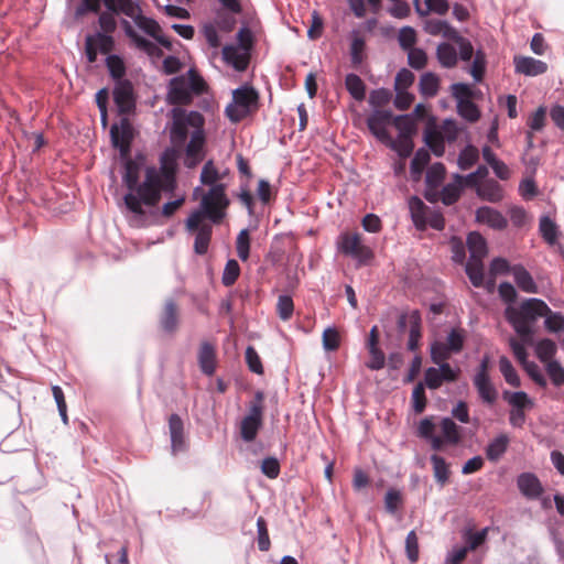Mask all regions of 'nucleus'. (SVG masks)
Masks as SVG:
<instances>
[{
  "instance_id": "a211bd4d",
  "label": "nucleus",
  "mask_w": 564,
  "mask_h": 564,
  "mask_svg": "<svg viewBox=\"0 0 564 564\" xmlns=\"http://www.w3.org/2000/svg\"><path fill=\"white\" fill-rule=\"evenodd\" d=\"M160 326L163 332L173 334L178 326L177 305L173 299L166 300L160 316Z\"/></svg>"
},
{
  "instance_id": "338daca9",
  "label": "nucleus",
  "mask_w": 564,
  "mask_h": 564,
  "mask_svg": "<svg viewBox=\"0 0 564 564\" xmlns=\"http://www.w3.org/2000/svg\"><path fill=\"white\" fill-rule=\"evenodd\" d=\"M294 311L293 300L290 295L282 294L278 299L276 312L282 321L291 318Z\"/></svg>"
},
{
  "instance_id": "8fccbe9b",
  "label": "nucleus",
  "mask_w": 564,
  "mask_h": 564,
  "mask_svg": "<svg viewBox=\"0 0 564 564\" xmlns=\"http://www.w3.org/2000/svg\"><path fill=\"white\" fill-rule=\"evenodd\" d=\"M431 160L430 151L425 148H420L414 153V156L411 161L410 170L411 174L415 176H420L424 170V167L429 164Z\"/></svg>"
},
{
  "instance_id": "2eb2a0df",
  "label": "nucleus",
  "mask_w": 564,
  "mask_h": 564,
  "mask_svg": "<svg viewBox=\"0 0 564 564\" xmlns=\"http://www.w3.org/2000/svg\"><path fill=\"white\" fill-rule=\"evenodd\" d=\"M204 144H205L204 130H194L191 135V140L186 147L185 164L187 167L192 169V167L196 166V164L203 160Z\"/></svg>"
},
{
  "instance_id": "6ab92c4d",
  "label": "nucleus",
  "mask_w": 564,
  "mask_h": 564,
  "mask_svg": "<svg viewBox=\"0 0 564 564\" xmlns=\"http://www.w3.org/2000/svg\"><path fill=\"white\" fill-rule=\"evenodd\" d=\"M473 382L478 392L479 398L484 403L491 405L497 401L498 391L491 383L490 377L475 375L473 378Z\"/></svg>"
},
{
  "instance_id": "473e14b6",
  "label": "nucleus",
  "mask_w": 564,
  "mask_h": 564,
  "mask_svg": "<svg viewBox=\"0 0 564 564\" xmlns=\"http://www.w3.org/2000/svg\"><path fill=\"white\" fill-rule=\"evenodd\" d=\"M465 272L475 288L484 285V263L482 260L468 259L465 264Z\"/></svg>"
},
{
  "instance_id": "39448f33",
  "label": "nucleus",
  "mask_w": 564,
  "mask_h": 564,
  "mask_svg": "<svg viewBox=\"0 0 564 564\" xmlns=\"http://www.w3.org/2000/svg\"><path fill=\"white\" fill-rule=\"evenodd\" d=\"M259 94L249 85H243L232 91V101L226 107L228 119L238 123L258 109Z\"/></svg>"
},
{
  "instance_id": "e2e57ef3",
  "label": "nucleus",
  "mask_w": 564,
  "mask_h": 564,
  "mask_svg": "<svg viewBox=\"0 0 564 564\" xmlns=\"http://www.w3.org/2000/svg\"><path fill=\"white\" fill-rule=\"evenodd\" d=\"M392 98V94L387 88L373 89L369 96V105L375 109L387 106Z\"/></svg>"
},
{
  "instance_id": "ea45409f",
  "label": "nucleus",
  "mask_w": 564,
  "mask_h": 564,
  "mask_svg": "<svg viewBox=\"0 0 564 564\" xmlns=\"http://www.w3.org/2000/svg\"><path fill=\"white\" fill-rule=\"evenodd\" d=\"M426 9H422L420 0H414L415 11L420 15H426L429 12H435L440 15L447 13L449 3L447 0H425Z\"/></svg>"
},
{
  "instance_id": "5701e85b",
  "label": "nucleus",
  "mask_w": 564,
  "mask_h": 564,
  "mask_svg": "<svg viewBox=\"0 0 564 564\" xmlns=\"http://www.w3.org/2000/svg\"><path fill=\"white\" fill-rule=\"evenodd\" d=\"M223 59L231 65L236 70L242 72L247 68L249 57L247 52L241 53L238 46L226 45L223 48Z\"/></svg>"
},
{
  "instance_id": "f3484780",
  "label": "nucleus",
  "mask_w": 564,
  "mask_h": 564,
  "mask_svg": "<svg viewBox=\"0 0 564 564\" xmlns=\"http://www.w3.org/2000/svg\"><path fill=\"white\" fill-rule=\"evenodd\" d=\"M514 70L525 76H538L547 70V64L530 56H514Z\"/></svg>"
},
{
  "instance_id": "13d9d810",
  "label": "nucleus",
  "mask_w": 564,
  "mask_h": 564,
  "mask_svg": "<svg viewBox=\"0 0 564 564\" xmlns=\"http://www.w3.org/2000/svg\"><path fill=\"white\" fill-rule=\"evenodd\" d=\"M360 240L358 234L344 232L338 237L337 246L341 253L349 256L356 250V246Z\"/></svg>"
},
{
  "instance_id": "de8ad7c7",
  "label": "nucleus",
  "mask_w": 564,
  "mask_h": 564,
  "mask_svg": "<svg viewBox=\"0 0 564 564\" xmlns=\"http://www.w3.org/2000/svg\"><path fill=\"white\" fill-rule=\"evenodd\" d=\"M106 66L108 68L110 76L116 82L124 80L122 77L126 74V65H124L122 57H120L117 54H109L106 57Z\"/></svg>"
},
{
  "instance_id": "cd10ccee",
  "label": "nucleus",
  "mask_w": 564,
  "mask_h": 564,
  "mask_svg": "<svg viewBox=\"0 0 564 564\" xmlns=\"http://www.w3.org/2000/svg\"><path fill=\"white\" fill-rule=\"evenodd\" d=\"M469 259L482 260L487 254L486 239L477 231L469 232L466 239Z\"/></svg>"
},
{
  "instance_id": "393cba45",
  "label": "nucleus",
  "mask_w": 564,
  "mask_h": 564,
  "mask_svg": "<svg viewBox=\"0 0 564 564\" xmlns=\"http://www.w3.org/2000/svg\"><path fill=\"white\" fill-rule=\"evenodd\" d=\"M436 58L444 68H454L458 63V54L454 45L441 42L436 47Z\"/></svg>"
},
{
  "instance_id": "ddd939ff",
  "label": "nucleus",
  "mask_w": 564,
  "mask_h": 564,
  "mask_svg": "<svg viewBox=\"0 0 564 564\" xmlns=\"http://www.w3.org/2000/svg\"><path fill=\"white\" fill-rule=\"evenodd\" d=\"M169 431L171 438V452L172 455L185 452L187 448V442L184 435V423L181 416L173 413L169 417Z\"/></svg>"
},
{
  "instance_id": "0eeeda50",
  "label": "nucleus",
  "mask_w": 564,
  "mask_h": 564,
  "mask_svg": "<svg viewBox=\"0 0 564 564\" xmlns=\"http://www.w3.org/2000/svg\"><path fill=\"white\" fill-rule=\"evenodd\" d=\"M111 145L118 149L121 158H127L131 151L133 140V128L127 117H122L119 123H113L110 128Z\"/></svg>"
},
{
  "instance_id": "e433bc0d",
  "label": "nucleus",
  "mask_w": 564,
  "mask_h": 564,
  "mask_svg": "<svg viewBox=\"0 0 564 564\" xmlns=\"http://www.w3.org/2000/svg\"><path fill=\"white\" fill-rule=\"evenodd\" d=\"M539 230L542 238L549 245L553 246L557 242L558 227L549 216H543L540 219Z\"/></svg>"
},
{
  "instance_id": "423d86ee",
  "label": "nucleus",
  "mask_w": 564,
  "mask_h": 564,
  "mask_svg": "<svg viewBox=\"0 0 564 564\" xmlns=\"http://www.w3.org/2000/svg\"><path fill=\"white\" fill-rule=\"evenodd\" d=\"M172 127L170 134L172 141L176 143H183L187 139V127L194 128V130H204L205 119L203 115L196 110L186 111L181 107H174L171 110Z\"/></svg>"
},
{
  "instance_id": "aec40b11",
  "label": "nucleus",
  "mask_w": 564,
  "mask_h": 564,
  "mask_svg": "<svg viewBox=\"0 0 564 564\" xmlns=\"http://www.w3.org/2000/svg\"><path fill=\"white\" fill-rule=\"evenodd\" d=\"M198 365L202 372L206 376H213L216 370V351L214 346L204 341L198 351Z\"/></svg>"
},
{
  "instance_id": "f03ea898",
  "label": "nucleus",
  "mask_w": 564,
  "mask_h": 564,
  "mask_svg": "<svg viewBox=\"0 0 564 564\" xmlns=\"http://www.w3.org/2000/svg\"><path fill=\"white\" fill-rule=\"evenodd\" d=\"M200 183L210 186L209 191L203 196L199 208L194 210L185 220L187 231L197 227V223L204 217L213 224H219L226 216V208L229 199L226 196V185L217 183L220 180L219 171L216 169L213 160H208L200 172Z\"/></svg>"
},
{
  "instance_id": "79ce46f5",
  "label": "nucleus",
  "mask_w": 564,
  "mask_h": 564,
  "mask_svg": "<svg viewBox=\"0 0 564 564\" xmlns=\"http://www.w3.org/2000/svg\"><path fill=\"white\" fill-rule=\"evenodd\" d=\"M499 370L508 384L514 388L520 387V377L511 361L506 356H501L499 358Z\"/></svg>"
},
{
  "instance_id": "680f3d73",
  "label": "nucleus",
  "mask_w": 564,
  "mask_h": 564,
  "mask_svg": "<svg viewBox=\"0 0 564 564\" xmlns=\"http://www.w3.org/2000/svg\"><path fill=\"white\" fill-rule=\"evenodd\" d=\"M411 402L413 411L416 414L422 413L426 408V395H425V387L423 382H419L412 391Z\"/></svg>"
},
{
  "instance_id": "bf43d9fd",
  "label": "nucleus",
  "mask_w": 564,
  "mask_h": 564,
  "mask_svg": "<svg viewBox=\"0 0 564 564\" xmlns=\"http://www.w3.org/2000/svg\"><path fill=\"white\" fill-rule=\"evenodd\" d=\"M264 393L260 390L256 391L253 400L249 404L248 414L245 417L262 423Z\"/></svg>"
},
{
  "instance_id": "a878e982",
  "label": "nucleus",
  "mask_w": 564,
  "mask_h": 564,
  "mask_svg": "<svg viewBox=\"0 0 564 564\" xmlns=\"http://www.w3.org/2000/svg\"><path fill=\"white\" fill-rule=\"evenodd\" d=\"M509 437L507 434H499L492 438L486 446V457L490 462H498L508 449Z\"/></svg>"
},
{
  "instance_id": "c85d7f7f",
  "label": "nucleus",
  "mask_w": 564,
  "mask_h": 564,
  "mask_svg": "<svg viewBox=\"0 0 564 564\" xmlns=\"http://www.w3.org/2000/svg\"><path fill=\"white\" fill-rule=\"evenodd\" d=\"M478 197L490 203H499L503 198V191L497 181L490 180L477 186Z\"/></svg>"
},
{
  "instance_id": "f704fd0d",
  "label": "nucleus",
  "mask_w": 564,
  "mask_h": 564,
  "mask_svg": "<svg viewBox=\"0 0 564 564\" xmlns=\"http://www.w3.org/2000/svg\"><path fill=\"white\" fill-rule=\"evenodd\" d=\"M392 123L399 131V137L412 138L416 131L415 119L413 115H400L393 117Z\"/></svg>"
},
{
  "instance_id": "c9c22d12",
  "label": "nucleus",
  "mask_w": 564,
  "mask_h": 564,
  "mask_svg": "<svg viewBox=\"0 0 564 564\" xmlns=\"http://www.w3.org/2000/svg\"><path fill=\"white\" fill-rule=\"evenodd\" d=\"M503 399L511 405V409L531 410L534 405L533 400L524 391H505Z\"/></svg>"
},
{
  "instance_id": "1a4fd4ad",
  "label": "nucleus",
  "mask_w": 564,
  "mask_h": 564,
  "mask_svg": "<svg viewBox=\"0 0 564 564\" xmlns=\"http://www.w3.org/2000/svg\"><path fill=\"white\" fill-rule=\"evenodd\" d=\"M112 96L119 115H128L134 110L135 100L130 80L116 82Z\"/></svg>"
},
{
  "instance_id": "6e6d98bb",
  "label": "nucleus",
  "mask_w": 564,
  "mask_h": 564,
  "mask_svg": "<svg viewBox=\"0 0 564 564\" xmlns=\"http://www.w3.org/2000/svg\"><path fill=\"white\" fill-rule=\"evenodd\" d=\"M257 544L261 552L270 550L271 542L268 531V524L264 518L259 517L257 519Z\"/></svg>"
},
{
  "instance_id": "4be33fe9",
  "label": "nucleus",
  "mask_w": 564,
  "mask_h": 564,
  "mask_svg": "<svg viewBox=\"0 0 564 564\" xmlns=\"http://www.w3.org/2000/svg\"><path fill=\"white\" fill-rule=\"evenodd\" d=\"M511 274L521 291L527 293H538V285L535 281L522 264L512 265Z\"/></svg>"
},
{
  "instance_id": "7ed1b4c3",
  "label": "nucleus",
  "mask_w": 564,
  "mask_h": 564,
  "mask_svg": "<svg viewBox=\"0 0 564 564\" xmlns=\"http://www.w3.org/2000/svg\"><path fill=\"white\" fill-rule=\"evenodd\" d=\"M551 313L547 304L536 297L528 299L519 307L508 306L505 316L514 332L528 343L533 336L532 324Z\"/></svg>"
},
{
  "instance_id": "a19ab883",
  "label": "nucleus",
  "mask_w": 564,
  "mask_h": 564,
  "mask_svg": "<svg viewBox=\"0 0 564 564\" xmlns=\"http://www.w3.org/2000/svg\"><path fill=\"white\" fill-rule=\"evenodd\" d=\"M449 41H453L458 46V59L464 62H469L475 55V50L471 42L463 36L458 31L451 37Z\"/></svg>"
},
{
  "instance_id": "3c124183",
  "label": "nucleus",
  "mask_w": 564,
  "mask_h": 564,
  "mask_svg": "<svg viewBox=\"0 0 564 564\" xmlns=\"http://www.w3.org/2000/svg\"><path fill=\"white\" fill-rule=\"evenodd\" d=\"M556 352V345L552 339L544 338L536 343L535 354L542 362H549Z\"/></svg>"
},
{
  "instance_id": "bb28decb",
  "label": "nucleus",
  "mask_w": 564,
  "mask_h": 564,
  "mask_svg": "<svg viewBox=\"0 0 564 564\" xmlns=\"http://www.w3.org/2000/svg\"><path fill=\"white\" fill-rule=\"evenodd\" d=\"M425 208L426 206L420 197L412 196L409 199L411 219L419 230H424L427 226Z\"/></svg>"
},
{
  "instance_id": "5fc2aeb1",
  "label": "nucleus",
  "mask_w": 564,
  "mask_h": 564,
  "mask_svg": "<svg viewBox=\"0 0 564 564\" xmlns=\"http://www.w3.org/2000/svg\"><path fill=\"white\" fill-rule=\"evenodd\" d=\"M457 113L468 122H476L480 118V110L471 100H464L456 105Z\"/></svg>"
},
{
  "instance_id": "9b49d317",
  "label": "nucleus",
  "mask_w": 564,
  "mask_h": 564,
  "mask_svg": "<svg viewBox=\"0 0 564 564\" xmlns=\"http://www.w3.org/2000/svg\"><path fill=\"white\" fill-rule=\"evenodd\" d=\"M121 25L123 29L124 34L129 40L132 42L134 47L147 55L151 57H160L162 55V51L158 47V45L145 39L144 36L140 35L133 26L130 24L128 20H122Z\"/></svg>"
},
{
  "instance_id": "412c9836",
  "label": "nucleus",
  "mask_w": 564,
  "mask_h": 564,
  "mask_svg": "<svg viewBox=\"0 0 564 564\" xmlns=\"http://www.w3.org/2000/svg\"><path fill=\"white\" fill-rule=\"evenodd\" d=\"M196 231L195 241H194V252L198 256H204L207 253L209 243L213 235V226L210 224H202L197 223V227L194 228L191 232Z\"/></svg>"
},
{
  "instance_id": "c756f323",
  "label": "nucleus",
  "mask_w": 564,
  "mask_h": 564,
  "mask_svg": "<svg viewBox=\"0 0 564 564\" xmlns=\"http://www.w3.org/2000/svg\"><path fill=\"white\" fill-rule=\"evenodd\" d=\"M489 528L486 527L480 531L474 532L471 528H465L462 538L465 541L464 547L467 549L468 552L475 551L480 545H482L487 539Z\"/></svg>"
},
{
  "instance_id": "c03bdc74",
  "label": "nucleus",
  "mask_w": 564,
  "mask_h": 564,
  "mask_svg": "<svg viewBox=\"0 0 564 564\" xmlns=\"http://www.w3.org/2000/svg\"><path fill=\"white\" fill-rule=\"evenodd\" d=\"M445 176V166L443 163L436 162L432 164L425 175V185L427 188L436 189L443 182Z\"/></svg>"
},
{
  "instance_id": "dca6fc26",
  "label": "nucleus",
  "mask_w": 564,
  "mask_h": 564,
  "mask_svg": "<svg viewBox=\"0 0 564 564\" xmlns=\"http://www.w3.org/2000/svg\"><path fill=\"white\" fill-rule=\"evenodd\" d=\"M476 221L485 224L496 230H503L508 226V219L499 210L490 206H481L476 210Z\"/></svg>"
},
{
  "instance_id": "7c9ffc66",
  "label": "nucleus",
  "mask_w": 564,
  "mask_h": 564,
  "mask_svg": "<svg viewBox=\"0 0 564 564\" xmlns=\"http://www.w3.org/2000/svg\"><path fill=\"white\" fill-rule=\"evenodd\" d=\"M441 430L446 444L457 445L462 441V429L451 417L442 419Z\"/></svg>"
},
{
  "instance_id": "09e8293b",
  "label": "nucleus",
  "mask_w": 564,
  "mask_h": 564,
  "mask_svg": "<svg viewBox=\"0 0 564 564\" xmlns=\"http://www.w3.org/2000/svg\"><path fill=\"white\" fill-rule=\"evenodd\" d=\"M479 159L478 149L473 144H467L458 154L457 164L460 170H468Z\"/></svg>"
},
{
  "instance_id": "58836bf2",
  "label": "nucleus",
  "mask_w": 564,
  "mask_h": 564,
  "mask_svg": "<svg viewBox=\"0 0 564 564\" xmlns=\"http://www.w3.org/2000/svg\"><path fill=\"white\" fill-rule=\"evenodd\" d=\"M421 313L417 310L412 311L411 317V329H409L408 349L415 351L419 348V341L421 338Z\"/></svg>"
},
{
  "instance_id": "9d476101",
  "label": "nucleus",
  "mask_w": 564,
  "mask_h": 564,
  "mask_svg": "<svg viewBox=\"0 0 564 564\" xmlns=\"http://www.w3.org/2000/svg\"><path fill=\"white\" fill-rule=\"evenodd\" d=\"M393 115L391 110L375 109L367 118V127L381 143L390 141L388 126L392 122Z\"/></svg>"
},
{
  "instance_id": "052dcab7",
  "label": "nucleus",
  "mask_w": 564,
  "mask_h": 564,
  "mask_svg": "<svg viewBox=\"0 0 564 564\" xmlns=\"http://www.w3.org/2000/svg\"><path fill=\"white\" fill-rule=\"evenodd\" d=\"M237 256L241 261H247L250 254V236L247 228L240 230L236 239Z\"/></svg>"
},
{
  "instance_id": "4c0bfd02",
  "label": "nucleus",
  "mask_w": 564,
  "mask_h": 564,
  "mask_svg": "<svg viewBox=\"0 0 564 564\" xmlns=\"http://www.w3.org/2000/svg\"><path fill=\"white\" fill-rule=\"evenodd\" d=\"M351 34L352 39L349 48L350 62L354 67H358L364 62L366 42L364 37L358 35L357 31L354 30Z\"/></svg>"
},
{
  "instance_id": "864d4df0",
  "label": "nucleus",
  "mask_w": 564,
  "mask_h": 564,
  "mask_svg": "<svg viewBox=\"0 0 564 564\" xmlns=\"http://www.w3.org/2000/svg\"><path fill=\"white\" fill-rule=\"evenodd\" d=\"M453 352L447 348L446 344L440 340H434L430 345L431 360L435 365L446 362Z\"/></svg>"
},
{
  "instance_id": "f257e3e1",
  "label": "nucleus",
  "mask_w": 564,
  "mask_h": 564,
  "mask_svg": "<svg viewBox=\"0 0 564 564\" xmlns=\"http://www.w3.org/2000/svg\"><path fill=\"white\" fill-rule=\"evenodd\" d=\"M122 182L128 188L123 196L126 207L138 216H144L143 205L153 207L161 199L162 193H172L176 187L174 173L164 165L160 169L147 166L142 183L139 182V165L131 159L124 162Z\"/></svg>"
},
{
  "instance_id": "4d7b16f0",
  "label": "nucleus",
  "mask_w": 564,
  "mask_h": 564,
  "mask_svg": "<svg viewBox=\"0 0 564 564\" xmlns=\"http://www.w3.org/2000/svg\"><path fill=\"white\" fill-rule=\"evenodd\" d=\"M369 352V360L366 361V367L372 371L381 370L386 366V355L379 346L367 347Z\"/></svg>"
},
{
  "instance_id": "a18cd8bd",
  "label": "nucleus",
  "mask_w": 564,
  "mask_h": 564,
  "mask_svg": "<svg viewBox=\"0 0 564 564\" xmlns=\"http://www.w3.org/2000/svg\"><path fill=\"white\" fill-rule=\"evenodd\" d=\"M431 463L433 465L434 477L436 481L444 486L448 481L449 469L444 457L433 454L431 456Z\"/></svg>"
},
{
  "instance_id": "b1692460",
  "label": "nucleus",
  "mask_w": 564,
  "mask_h": 564,
  "mask_svg": "<svg viewBox=\"0 0 564 564\" xmlns=\"http://www.w3.org/2000/svg\"><path fill=\"white\" fill-rule=\"evenodd\" d=\"M423 30L425 33L437 36L442 35L443 37L451 40V37L456 33V29L452 26L445 20L438 19H427L424 21Z\"/></svg>"
},
{
  "instance_id": "20e7f679",
  "label": "nucleus",
  "mask_w": 564,
  "mask_h": 564,
  "mask_svg": "<svg viewBox=\"0 0 564 564\" xmlns=\"http://www.w3.org/2000/svg\"><path fill=\"white\" fill-rule=\"evenodd\" d=\"M205 89L203 77L189 68L185 75L175 76L169 82L166 100L170 105H188L194 95H200Z\"/></svg>"
},
{
  "instance_id": "37998d69",
  "label": "nucleus",
  "mask_w": 564,
  "mask_h": 564,
  "mask_svg": "<svg viewBox=\"0 0 564 564\" xmlns=\"http://www.w3.org/2000/svg\"><path fill=\"white\" fill-rule=\"evenodd\" d=\"M383 144L395 151L397 154L402 159L410 156L414 148L412 138L403 137H398L397 140H392L390 137V141H384Z\"/></svg>"
},
{
  "instance_id": "72a5a7b5",
  "label": "nucleus",
  "mask_w": 564,
  "mask_h": 564,
  "mask_svg": "<svg viewBox=\"0 0 564 564\" xmlns=\"http://www.w3.org/2000/svg\"><path fill=\"white\" fill-rule=\"evenodd\" d=\"M420 93L431 98L437 95L440 88V78L432 72L424 73L420 78Z\"/></svg>"
},
{
  "instance_id": "774afa93",
  "label": "nucleus",
  "mask_w": 564,
  "mask_h": 564,
  "mask_svg": "<svg viewBox=\"0 0 564 564\" xmlns=\"http://www.w3.org/2000/svg\"><path fill=\"white\" fill-rule=\"evenodd\" d=\"M546 372L555 387L564 384V368L557 360H551L546 364Z\"/></svg>"
},
{
  "instance_id": "603ef678",
  "label": "nucleus",
  "mask_w": 564,
  "mask_h": 564,
  "mask_svg": "<svg viewBox=\"0 0 564 564\" xmlns=\"http://www.w3.org/2000/svg\"><path fill=\"white\" fill-rule=\"evenodd\" d=\"M261 426L262 423L251 420V417H243L240 424L241 438L247 443L254 441Z\"/></svg>"
},
{
  "instance_id": "69168bd1",
  "label": "nucleus",
  "mask_w": 564,
  "mask_h": 564,
  "mask_svg": "<svg viewBox=\"0 0 564 564\" xmlns=\"http://www.w3.org/2000/svg\"><path fill=\"white\" fill-rule=\"evenodd\" d=\"M465 335L462 329L452 328L446 337V346L453 354H458L464 347Z\"/></svg>"
},
{
  "instance_id": "2f4dec72",
  "label": "nucleus",
  "mask_w": 564,
  "mask_h": 564,
  "mask_svg": "<svg viewBox=\"0 0 564 564\" xmlns=\"http://www.w3.org/2000/svg\"><path fill=\"white\" fill-rule=\"evenodd\" d=\"M345 86L347 91L355 100L362 101L365 99L366 85L357 74H347L345 78Z\"/></svg>"
},
{
  "instance_id": "49530a36",
  "label": "nucleus",
  "mask_w": 564,
  "mask_h": 564,
  "mask_svg": "<svg viewBox=\"0 0 564 564\" xmlns=\"http://www.w3.org/2000/svg\"><path fill=\"white\" fill-rule=\"evenodd\" d=\"M486 67H487L486 53L481 48H478L475 52L474 61H473V64H471V67L469 70L470 75L473 76V78L476 83H480L482 80L485 73H486Z\"/></svg>"
},
{
  "instance_id": "f8f14e48",
  "label": "nucleus",
  "mask_w": 564,
  "mask_h": 564,
  "mask_svg": "<svg viewBox=\"0 0 564 564\" xmlns=\"http://www.w3.org/2000/svg\"><path fill=\"white\" fill-rule=\"evenodd\" d=\"M134 23L141 31H143L147 35L151 36L158 44H160L166 50H172L171 41L161 33L162 29L156 20L150 17H145L142 13H139L134 18Z\"/></svg>"
},
{
  "instance_id": "6e6552de",
  "label": "nucleus",
  "mask_w": 564,
  "mask_h": 564,
  "mask_svg": "<svg viewBox=\"0 0 564 564\" xmlns=\"http://www.w3.org/2000/svg\"><path fill=\"white\" fill-rule=\"evenodd\" d=\"M113 47L115 40L110 34L97 31L85 39V53L89 63L97 61L98 52L109 55Z\"/></svg>"
},
{
  "instance_id": "4468645a",
  "label": "nucleus",
  "mask_w": 564,
  "mask_h": 564,
  "mask_svg": "<svg viewBox=\"0 0 564 564\" xmlns=\"http://www.w3.org/2000/svg\"><path fill=\"white\" fill-rule=\"evenodd\" d=\"M517 486L523 497L529 500H535L543 494V486L533 473H521L517 477Z\"/></svg>"
},
{
  "instance_id": "0e129e2a",
  "label": "nucleus",
  "mask_w": 564,
  "mask_h": 564,
  "mask_svg": "<svg viewBox=\"0 0 564 564\" xmlns=\"http://www.w3.org/2000/svg\"><path fill=\"white\" fill-rule=\"evenodd\" d=\"M239 274H240L239 263L235 259H229L227 261L224 272H223L221 283L225 286H231L237 281Z\"/></svg>"
}]
</instances>
